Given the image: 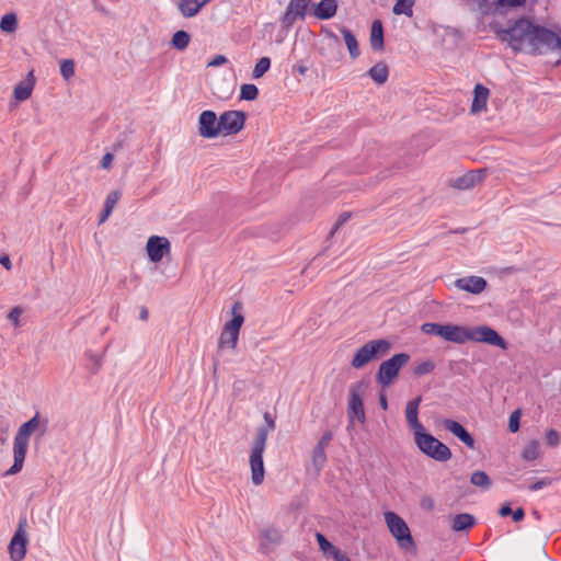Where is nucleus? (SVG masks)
<instances>
[{
	"mask_svg": "<svg viewBox=\"0 0 561 561\" xmlns=\"http://www.w3.org/2000/svg\"><path fill=\"white\" fill-rule=\"evenodd\" d=\"M241 304L236 302L232 306L231 313L232 319L227 322L224 327V330L219 337V347H229L231 350H236L240 329L244 322V317L240 312Z\"/></svg>",
	"mask_w": 561,
	"mask_h": 561,
	"instance_id": "nucleus-6",
	"label": "nucleus"
},
{
	"mask_svg": "<svg viewBox=\"0 0 561 561\" xmlns=\"http://www.w3.org/2000/svg\"><path fill=\"white\" fill-rule=\"evenodd\" d=\"M512 510L510 507V505H503L500 511H499V514L502 516V517H505V516H508V515H512Z\"/></svg>",
	"mask_w": 561,
	"mask_h": 561,
	"instance_id": "nucleus-56",
	"label": "nucleus"
},
{
	"mask_svg": "<svg viewBox=\"0 0 561 561\" xmlns=\"http://www.w3.org/2000/svg\"><path fill=\"white\" fill-rule=\"evenodd\" d=\"M489 98V89L482 84H477L473 90V100L471 104V112L479 113L486 108Z\"/></svg>",
	"mask_w": 561,
	"mask_h": 561,
	"instance_id": "nucleus-26",
	"label": "nucleus"
},
{
	"mask_svg": "<svg viewBox=\"0 0 561 561\" xmlns=\"http://www.w3.org/2000/svg\"><path fill=\"white\" fill-rule=\"evenodd\" d=\"M421 331L425 334L443 337L444 324L426 322L422 324Z\"/></svg>",
	"mask_w": 561,
	"mask_h": 561,
	"instance_id": "nucleus-41",
	"label": "nucleus"
},
{
	"mask_svg": "<svg viewBox=\"0 0 561 561\" xmlns=\"http://www.w3.org/2000/svg\"><path fill=\"white\" fill-rule=\"evenodd\" d=\"M121 192L119 191H112L106 196V199L104 202L103 210L100 215V224H103L112 214L113 209L115 208L116 204L121 199Z\"/></svg>",
	"mask_w": 561,
	"mask_h": 561,
	"instance_id": "nucleus-28",
	"label": "nucleus"
},
{
	"mask_svg": "<svg viewBox=\"0 0 561 561\" xmlns=\"http://www.w3.org/2000/svg\"><path fill=\"white\" fill-rule=\"evenodd\" d=\"M389 350L390 343L387 340H371L357 350L351 365L355 369L363 368L378 355H386Z\"/></svg>",
	"mask_w": 561,
	"mask_h": 561,
	"instance_id": "nucleus-5",
	"label": "nucleus"
},
{
	"mask_svg": "<svg viewBox=\"0 0 561 561\" xmlns=\"http://www.w3.org/2000/svg\"><path fill=\"white\" fill-rule=\"evenodd\" d=\"M211 0H180L178 8L184 18H193Z\"/></svg>",
	"mask_w": 561,
	"mask_h": 561,
	"instance_id": "nucleus-23",
	"label": "nucleus"
},
{
	"mask_svg": "<svg viewBox=\"0 0 561 561\" xmlns=\"http://www.w3.org/2000/svg\"><path fill=\"white\" fill-rule=\"evenodd\" d=\"M263 417L266 425L256 428L253 442L266 445L268 434L275 430L276 424L275 419L271 415V413L265 412Z\"/></svg>",
	"mask_w": 561,
	"mask_h": 561,
	"instance_id": "nucleus-27",
	"label": "nucleus"
},
{
	"mask_svg": "<svg viewBox=\"0 0 561 561\" xmlns=\"http://www.w3.org/2000/svg\"><path fill=\"white\" fill-rule=\"evenodd\" d=\"M60 73L66 79L69 80L75 75V62L71 59H65L60 64Z\"/></svg>",
	"mask_w": 561,
	"mask_h": 561,
	"instance_id": "nucleus-43",
	"label": "nucleus"
},
{
	"mask_svg": "<svg viewBox=\"0 0 561 561\" xmlns=\"http://www.w3.org/2000/svg\"><path fill=\"white\" fill-rule=\"evenodd\" d=\"M443 427L459 438L467 447L474 448V439L471 434L457 421L444 419L442 421Z\"/></svg>",
	"mask_w": 561,
	"mask_h": 561,
	"instance_id": "nucleus-19",
	"label": "nucleus"
},
{
	"mask_svg": "<svg viewBox=\"0 0 561 561\" xmlns=\"http://www.w3.org/2000/svg\"><path fill=\"white\" fill-rule=\"evenodd\" d=\"M552 480L550 478H542L538 480L537 482L529 485L530 491H538L541 490L548 485H550Z\"/></svg>",
	"mask_w": 561,
	"mask_h": 561,
	"instance_id": "nucleus-47",
	"label": "nucleus"
},
{
	"mask_svg": "<svg viewBox=\"0 0 561 561\" xmlns=\"http://www.w3.org/2000/svg\"><path fill=\"white\" fill-rule=\"evenodd\" d=\"M557 41L559 43L556 44V45H551L550 50H556V49H560L561 50V33L560 34L557 33Z\"/></svg>",
	"mask_w": 561,
	"mask_h": 561,
	"instance_id": "nucleus-58",
	"label": "nucleus"
},
{
	"mask_svg": "<svg viewBox=\"0 0 561 561\" xmlns=\"http://www.w3.org/2000/svg\"><path fill=\"white\" fill-rule=\"evenodd\" d=\"M146 250L150 261L158 263L170 251V242L164 237L151 236L147 241Z\"/></svg>",
	"mask_w": 561,
	"mask_h": 561,
	"instance_id": "nucleus-17",
	"label": "nucleus"
},
{
	"mask_svg": "<svg viewBox=\"0 0 561 561\" xmlns=\"http://www.w3.org/2000/svg\"><path fill=\"white\" fill-rule=\"evenodd\" d=\"M316 539L320 550L327 556L332 558L334 561H351L346 553L342 552L335 546H333L322 534L317 533Z\"/></svg>",
	"mask_w": 561,
	"mask_h": 561,
	"instance_id": "nucleus-21",
	"label": "nucleus"
},
{
	"mask_svg": "<svg viewBox=\"0 0 561 561\" xmlns=\"http://www.w3.org/2000/svg\"><path fill=\"white\" fill-rule=\"evenodd\" d=\"M476 525V518L469 513L457 514L450 519V527L454 531H466Z\"/></svg>",
	"mask_w": 561,
	"mask_h": 561,
	"instance_id": "nucleus-25",
	"label": "nucleus"
},
{
	"mask_svg": "<svg viewBox=\"0 0 561 561\" xmlns=\"http://www.w3.org/2000/svg\"><path fill=\"white\" fill-rule=\"evenodd\" d=\"M25 525L26 520L21 519L10 540L8 552L11 561H22L26 556L28 537Z\"/></svg>",
	"mask_w": 561,
	"mask_h": 561,
	"instance_id": "nucleus-10",
	"label": "nucleus"
},
{
	"mask_svg": "<svg viewBox=\"0 0 561 561\" xmlns=\"http://www.w3.org/2000/svg\"><path fill=\"white\" fill-rule=\"evenodd\" d=\"M198 130L203 138H215L221 135L220 116L213 111H204L198 118Z\"/></svg>",
	"mask_w": 561,
	"mask_h": 561,
	"instance_id": "nucleus-14",
	"label": "nucleus"
},
{
	"mask_svg": "<svg viewBox=\"0 0 561 561\" xmlns=\"http://www.w3.org/2000/svg\"><path fill=\"white\" fill-rule=\"evenodd\" d=\"M19 21L15 13L4 14L0 20V30L3 33L12 34L18 30Z\"/></svg>",
	"mask_w": 561,
	"mask_h": 561,
	"instance_id": "nucleus-33",
	"label": "nucleus"
},
{
	"mask_svg": "<svg viewBox=\"0 0 561 561\" xmlns=\"http://www.w3.org/2000/svg\"><path fill=\"white\" fill-rule=\"evenodd\" d=\"M519 416H520L519 410L514 411L510 416L508 428L513 433L517 432L519 428Z\"/></svg>",
	"mask_w": 561,
	"mask_h": 561,
	"instance_id": "nucleus-44",
	"label": "nucleus"
},
{
	"mask_svg": "<svg viewBox=\"0 0 561 561\" xmlns=\"http://www.w3.org/2000/svg\"><path fill=\"white\" fill-rule=\"evenodd\" d=\"M139 316H140L141 320H147L148 319V310L146 308H142L140 310V314Z\"/></svg>",
	"mask_w": 561,
	"mask_h": 561,
	"instance_id": "nucleus-60",
	"label": "nucleus"
},
{
	"mask_svg": "<svg viewBox=\"0 0 561 561\" xmlns=\"http://www.w3.org/2000/svg\"><path fill=\"white\" fill-rule=\"evenodd\" d=\"M327 462L325 450L321 447H314L312 451V466L317 474L320 473Z\"/></svg>",
	"mask_w": 561,
	"mask_h": 561,
	"instance_id": "nucleus-37",
	"label": "nucleus"
},
{
	"mask_svg": "<svg viewBox=\"0 0 561 561\" xmlns=\"http://www.w3.org/2000/svg\"><path fill=\"white\" fill-rule=\"evenodd\" d=\"M482 14L505 13L525 4L526 0H471Z\"/></svg>",
	"mask_w": 561,
	"mask_h": 561,
	"instance_id": "nucleus-13",
	"label": "nucleus"
},
{
	"mask_svg": "<svg viewBox=\"0 0 561 561\" xmlns=\"http://www.w3.org/2000/svg\"><path fill=\"white\" fill-rule=\"evenodd\" d=\"M259 89L255 84L245 83L241 85L240 98L247 101H253L257 98Z\"/></svg>",
	"mask_w": 561,
	"mask_h": 561,
	"instance_id": "nucleus-40",
	"label": "nucleus"
},
{
	"mask_svg": "<svg viewBox=\"0 0 561 561\" xmlns=\"http://www.w3.org/2000/svg\"><path fill=\"white\" fill-rule=\"evenodd\" d=\"M497 35L513 50L527 54H545L550 50L551 45L559 43L557 33L524 18L506 28H500Z\"/></svg>",
	"mask_w": 561,
	"mask_h": 561,
	"instance_id": "nucleus-1",
	"label": "nucleus"
},
{
	"mask_svg": "<svg viewBox=\"0 0 561 561\" xmlns=\"http://www.w3.org/2000/svg\"><path fill=\"white\" fill-rule=\"evenodd\" d=\"M348 219H350V214H347V213L342 214V215L339 217V219H337V221H336L335 226L333 227V229H332L331 233H334V232L339 229V227H340L341 225H343L344 222H346Z\"/></svg>",
	"mask_w": 561,
	"mask_h": 561,
	"instance_id": "nucleus-53",
	"label": "nucleus"
},
{
	"mask_svg": "<svg viewBox=\"0 0 561 561\" xmlns=\"http://www.w3.org/2000/svg\"><path fill=\"white\" fill-rule=\"evenodd\" d=\"M470 482L482 490H489L492 484L490 477L482 470L472 472Z\"/></svg>",
	"mask_w": 561,
	"mask_h": 561,
	"instance_id": "nucleus-34",
	"label": "nucleus"
},
{
	"mask_svg": "<svg viewBox=\"0 0 561 561\" xmlns=\"http://www.w3.org/2000/svg\"><path fill=\"white\" fill-rule=\"evenodd\" d=\"M413 4L414 0H397L396 4L393 5L392 12L396 15L404 14L407 16H412Z\"/></svg>",
	"mask_w": 561,
	"mask_h": 561,
	"instance_id": "nucleus-36",
	"label": "nucleus"
},
{
	"mask_svg": "<svg viewBox=\"0 0 561 561\" xmlns=\"http://www.w3.org/2000/svg\"><path fill=\"white\" fill-rule=\"evenodd\" d=\"M337 10L336 0H321L313 10V15L320 20L333 18Z\"/></svg>",
	"mask_w": 561,
	"mask_h": 561,
	"instance_id": "nucleus-24",
	"label": "nucleus"
},
{
	"mask_svg": "<svg viewBox=\"0 0 561 561\" xmlns=\"http://www.w3.org/2000/svg\"><path fill=\"white\" fill-rule=\"evenodd\" d=\"M282 534L276 528H267L261 531V546L264 549H270L272 546L279 543Z\"/></svg>",
	"mask_w": 561,
	"mask_h": 561,
	"instance_id": "nucleus-30",
	"label": "nucleus"
},
{
	"mask_svg": "<svg viewBox=\"0 0 561 561\" xmlns=\"http://www.w3.org/2000/svg\"><path fill=\"white\" fill-rule=\"evenodd\" d=\"M409 354L399 353L382 362L377 373L378 383L382 387L390 386L398 376L400 369L409 362Z\"/></svg>",
	"mask_w": 561,
	"mask_h": 561,
	"instance_id": "nucleus-8",
	"label": "nucleus"
},
{
	"mask_svg": "<svg viewBox=\"0 0 561 561\" xmlns=\"http://www.w3.org/2000/svg\"><path fill=\"white\" fill-rule=\"evenodd\" d=\"M23 310L20 307H14L8 314V319L14 324L15 328L20 327V317Z\"/></svg>",
	"mask_w": 561,
	"mask_h": 561,
	"instance_id": "nucleus-46",
	"label": "nucleus"
},
{
	"mask_svg": "<svg viewBox=\"0 0 561 561\" xmlns=\"http://www.w3.org/2000/svg\"><path fill=\"white\" fill-rule=\"evenodd\" d=\"M416 446L426 456L436 461L445 462L451 458V451L448 446L424 431L414 436Z\"/></svg>",
	"mask_w": 561,
	"mask_h": 561,
	"instance_id": "nucleus-4",
	"label": "nucleus"
},
{
	"mask_svg": "<svg viewBox=\"0 0 561 561\" xmlns=\"http://www.w3.org/2000/svg\"><path fill=\"white\" fill-rule=\"evenodd\" d=\"M485 178V170H471L465 174L449 180V186L459 191H467L481 184Z\"/></svg>",
	"mask_w": 561,
	"mask_h": 561,
	"instance_id": "nucleus-15",
	"label": "nucleus"
},
{
	"mask_svg": "<svg viewBox=\"0 0 561 561\" xmlns=\"http://www.w3.org/2000/svg\"><path fill=\"white\" fill-rule=\"evenodd\" d=\"M547 442L551 446H557L559 444V434H558V432L554 431V430L548 431V433H547Z\"/></svg>",
	"mask_w": 561,
	"mask_h": 561,
	"instance_id": "nucleus-50",
	"label": "nucleus"
},
{
	"mask_svg": "<svg viewBox=\"0 0 561 561\" xmlns=\"http://www.w3.org/2000/svg\"><path fill=\"white\" fill-rule=\"evenodd\" d=\"M370 46L374 50H381L383 48V30L379 20L373 22L370 30Z\"/></svg>",
	"mask_w": 561,
	"mask_h": 561,
	"instance_id": "nucleus-29",
	"label": "nucleus"
},
{
	"mask_svg": "<svg viewBox=\"0 0 561 561\" xmlns=\"http://www.w3.org/2000/svg\"><path fill=\"white\" fill-rule=\"evenodd\" d=\"M385 522L390 534L402 549L409 550L414 547L410 528L402 517L394 512L388 511L385 513Z\"/></svg>",
	"mask_w": 561,
	"mask_h": 561,
	"instance_id": "nucleus-7",
	"label": "nucleus"
},
{
	"mask_svg": "<svg viewBox=\"0 0 561 561\" xmlns=\"http://www.w3.org/2000/svg\"><path fill=\"white\" fill-rule=\"evenodd\" d=\"M539 456V444L537 442H530L524 448L522 457L525 460H535Z\"/></svg>",
	"mask_w": 561,
	"mask_h": 561,
	"instance_id": "nucleus-42",
	"label": "nucleus"
},
{
	"mask_svg": "<svg viewBox=\"0 0 561 561\" xmlns=\"http://www.w3.org/2000/svg\"><path fill=\"white\" fill-rule=\"evenodd\" d=\"M0 264L8 271L12 268V263L8 255H3L0 257Z\"/></svg>",
	"mask_w": 561,
	"mask_h": 561,
	"instance_id": "nucleus-55",
	"label": "nucleus"
},
{
	"mask_svg": "<svg viewBox=\"0 0 561 561\" xmlns=\"http://www.w3.org/2000/svg\"><path fill=\"white\" fill-rule=\"evenodd\" d=\"M46 426L47 421L42 422L41 414L36 412L19 427L13 440V465L3 473L4 477L14 476L23 469L31 435L36 431L44 435Z\"/></svg>",
	"mask_w": 561,
	"mask_h": 561,
	"instance_id": "nucleus-3",
	"label": "nucleus"
},
{
	"mask_svg": "<svg viewBox=\"0 0 561 561\" xmlns=\"http://www.w3.org/2000/svg\"><path fill=\"white\" fill-rule=\"evenodd\" d=\"M525 516V512L523 508H517L512 512V517L514 522H520Z\"/></svg>",
	"mask_w": 561,
	"mask_h": 561,
	"instance_id": "nucleus-54",
	"label": "nucleus"
},
{
	"mask_svg": "<svg viewBox=\"0 0 561 561\" xmlns=\"http://www.w3.org/2000/svg\"><path fill=\"white\" fill-rule=\"evenodd\" d=\"M35 85V77L33 75V71L28 72L27 76L20 81L13 91V95L16 101L22 102L27 100L33 92Z\"/></svg>",
	"mask_w": 561,
	"mask_h": 561,
	"instance_id": "nucleus-22",
	"label": "nucleus"
},
{
	"mask_svg": "<svg viewBox=\"0 0 561 561\" xmlns=\"http://www.w3.org/2000/svg\"><path fill=\"white\" fill-rule=\"evenodd\" d=\"M436 367V364L432 359L423 360L419 364H416L413 368V375L415 377H422L425 375L431 374Z\"/></svg>",
	"mask_w": 561,
	"mask_h": 561,
	"instance_id": "nucleus-38",
	"label": "nucleus"
},
{
	"mask_svg": "<svg viewBox=\"0 0 561 561\" xmlns=\"http://www.w3.org/2000/svg\"><path fill=\"white\" fill-rule=\"evenodd\" d=\"M88 356L92 363V367L90 368L91 371L93 374L98 373V370L100 369V367L102 365L101 358L98 355L92 354V353H88Z\"/></svg>",
	"mask_w": 561,
	"mask_h": 561,
	"instance_id": "nucleus-48",
	"label": "nucleus"
},
{
	"mask_svg": "<svg viewBox=\"0 0 561 561\" xmlns=\"http://www.w3.org/2000/svg\"><path fill=\"white\" fill-rule=\"evenodd\" d=\"M422 397L409 401L405 407V417L409 426L413 430L414 436L416 433L424 431V426L419 421V407L421 404Z\"/></svg>",
	"mask_w": 561,
	"mask_h": 561,
	"instance_id": "nucleus-20",
	"label": "nucleus"
},
{
	"mask_svg": "<svg viewBox=\"0 0 561 561\" xmlns=\"http://www.w3.org/2000/svg\"><path fill=\"white\" fill-rule=\"evenodd\" d=\"M341 33L343 35L346 47L350 51V55L353 59L359 56L358 43L354 34L346 27L341 28Z\"/></svg>",
	"mask_w": 561,
	"mask_h": 561,
	"instance_id": "nucleus-32",
	"label": "nucleus"
},
{
	"mask_svg": "<svg viewBox=\"0 0 561 561\" xmlns=\"http://www.w3.org/2000/svg\"><path fill=\"white\" fill-rule=\"evenodd\" d=\"M271 67V59L268 57H262L259 59L256 65L254 66V69L252 71V77L254 79H259L264 76V73L270 69Z\"/></svg>",
	"mask_w": 561,
	"mask_h": 561,
	"instance_id": "nucleus-39",
	"label": "nucleus"
},
{
	"mask_svg": "<svg viewBox=\"0 0 561 561\" xmlns=\"http://www.w3.org/2000/svg\"><path fill=\"white\" fill-rule=\"evenodd\" d=\"M8 438V431L7 430H3L1 433H0V444H4L5 440Z\"/></svg>",
	"mask_w": 561,
	"mask_h": 561,
	"instance_id": "nucleus-59",
	"label": "nucleus"
},
{
	"mask_svg": "<svg viewBox=\"0 0 561 561\" xmlns=\"http://www.w3.org/2000/svg\"><path fill=\"white\" fill-rule=\"evenodd\" d=\"M191 41V35L186 31H178L173 34L171 45L178 50L187 48Z\"/></svg>",
	"mask_w": 561,
	"mask_h": 561,
	"instance_id": "nucleus-35",
	"label": "nucleus"
},
{
	"mask_svg": "<svg viewBox=\"0 0 561 561\" xmlns=\"http://www.w3.org/2000/svg\"><path fill=\"white\" fill-rule=\"evenodd\" d=\"M379 403H380V407L383 409V410H387L388 409V401H387V398L385 394H380L379 397Z\"/></svg>",
	"mask_w": 561,
	"mask_h": 561,
	"instance_id": "nucleus-57",
	"label": "nucleus"
},
{
	"mask_svg": "<svg viewBox=\"0 0 561 561\" xmlns=\"http://www.w3.org/2000/svg\"><path fill=\"white\" fill-rule=\"evenodd\" d=\"M113 159H114L113 154L111 152H106L101 160V167L103 169H110L112 165Z\"/></svg>",
	"mask_w": 561,
	"mask_h": 561,
	"instance_id": "nucleus-52",
	"label": "nucleus"
},
{
	"mask_svg": "<svg viewBox=\"0 0 561 561\" xmlns=\"http://www.w3.org/2000/svg\"><path fill=\"white\" fill-rule=\"evenodd\" d=\"M332 439V434L330 432H327L322 435L316 447H321L325 450V447L330 444Z\"/></svg>",
	"mask_w": 561,
	"mask_h": 561,
	"instance_id": "nucleus-51",
	"label": "nucleus"
},
{
	"mask_svg": "<svg viewBox=\"0 0 561 561\" xmlns=\"http://www.w3.org/2000/svg\"><path fill=\"white\" fill-rule=\"evenodd\" d=\"M247 115L242 111L230 110L220 115V128L224 136L238 134L245 124Z\"/></svg>",
	"mask_w": 561,
	"mask_h": 561,
	"instance_id": "nucleus-12",
	"label": "nucleus"
},
{
	"mask_svg": "<svg viewBox=\"0 0 561 561\" xmlns=\"http://www.w3.org/2000/svg\"><path fill=\"white\" fill-rule=\"evenodd\" d=\"M455 287L473 295L481 294L486 288V280L481 276H466L455 280Z\"/></svg>",
	"mask_w": 561,
	"mask_h": 561,
	"instance_id": "nucleus-18",
	"label": "nucleus"
},
{
	"mask_svg": "<svg viewBox=\"0 0 561 561\" xmlns=\"http://www.w3.org/2000/svg\"><path fill=\"white\" fill-rule=\"evenodd\" d=\"M367 75L374 82L381 85L388 80L389 69L385 62H378L368 70Z\"/></svg>",
	"mask_w": 561,
	"mask_h": 561,
	"instance_id": "nucleus-31",
	"label": "nucleus"
},
{
	"mask_svg": "<svg viewBox=\"0 0 561 561\" xmlns=\"http://www.w3.org/2000/svg\"><path fill=\"white\" fill-rule=\"evenodd\" d=\"M311 1L312 0H290L282 16V23L289 27L297 21V19H304L306 10Z\"/></svg>",
	"mask_w": 561,
	"mask_h": 561,
	"instance_id": "nucleus-16",
	"label": "nucleus"
},
{
	"mask_svg": "<svg viewBox=\"0 0 561 561\" xmlns=\"http://www.w3.org/2000/svg\"><path fill=\"white\" fill-rule=\"evenodd\" d=\"M297 71L300 73V75H305L307 72V67L305 65H298L297 66Z\"/></svg>",
	"mask_w": 561,
	"mask_h": 561,
	"instance_id": "nucleus-61",
	"label": "nucleus"
},
{
	"mask_svg": "<svg viewBox=\"0 0 561 561\" xmlns=\"http://www.w3.org/2000/svg\"><path fill=\"white\" fill-rule=\"evenodd\" d=\"M266 445L253 442L249 458L251 469V481L254 485H261L264 481L265 469L263 462V454Z\"/></svg>",
	"mask_w": 561,
	"mask_h": 561,
	"instance_id": "nucleus-11",
	"label": "nucleus"
},
{
	"mask_svg": "<svg viewBox=\"0 0 561 561\" xmlns=\"http://www.w3.org/2000/svg\"><path fill=\"white\" fill-rule=\"evenodd\" d=\"M442 339L457 344H463L472 341L497 346L502 350L507 348L505 340L495 330L488 325L468 327L451 323L444 324Z\"/></svg>",
	"mask_w": 561,
	"mask_h": 561,
	"instance_id": "nucleus-2",
	"label": "nucleus"
},
{
	"mask_svg": "<svg viewBox=\"0 0 561 561\" xmlns=\"http://www.w3.org/2000/svg\"><path fill=\"white\" fill-rule=\"evenodd\" d=\"M420 506L426 512H432L435 507L434 499L430 495H423L420 500Z\"/></svg>",
	"mask_w": 561,
	"mask_h": 561,
	"instance_id": "nucleus-45",
	"label": "nucleus"
},
{
	"mask_svg": "<svg viewBox=\"0 0 561 561\" xmlns=\"http://www.w3.org/2000/svg\"><path fill=\"white\" fill-rule=\"evenodd\" d=\"M228 61L224 55H216L211 60L207 62V67H219Z\"/></svg>",
	"mask_w": 561,
	"mask_h": 561,
	"instance_id": "nucleus-49",
	"label": "nucleus"
},
{
	"mask_svg": "<svg viewBox=\"0 0 561 561\" xmlns=\"http://www.w3.org/2000/svg\"><path fill=\"white\" fill-rule=\"evenodd\" d=\"M367 389V383L364 381H358L350 387V400H348V419L353 422L354 419H357L360 423H364L366 420L363 396L365 394Z\"/></svg>",
	"mask_w": 561,
	"mask_h": 561,
	"instance_id": "nucleus-9",
	"label": "nucleus"
}]
</instances>
